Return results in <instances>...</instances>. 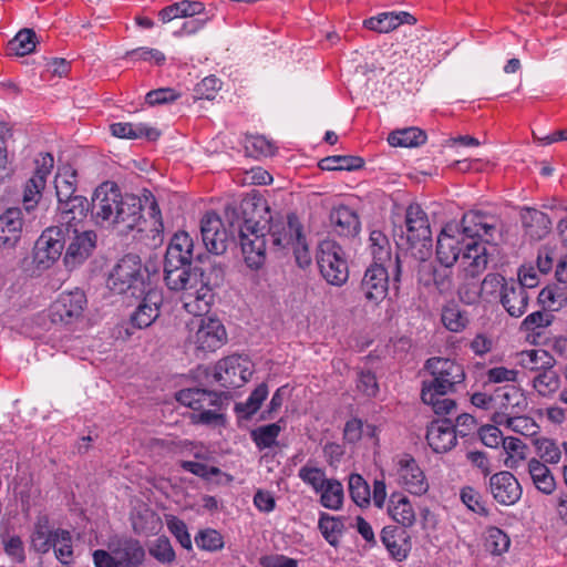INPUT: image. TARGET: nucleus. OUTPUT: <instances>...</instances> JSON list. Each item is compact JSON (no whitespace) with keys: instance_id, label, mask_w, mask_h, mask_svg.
<instances>
[{"instance_id":"f257e3e1","label":"nucleus","mask_w":567,"mask_h":567,"mask_svg":"<svg viewBox=\"0 0 567 567\" xmlns=\"http://www.w3.org/2000/svg\"><path fill=\"white\" fill-rule=\"evenodd\" d=\"M256 210L257 204L252 199L241 200L238 207H225V216L230 226L238 228L246 265L250 269H259L266 261L267 245L270 241L274 251L284 252L291 249L296 264L302 269L309 267L312 257L298 217L289 215L286 221L268 226L267 219L262 223L256 219Z\"/></svg>"},{"instance_id":"f03ea898","label":"nucleus","mask_w":567,"mask_h":567,"mask_svg":"<svg viewBox=\"0 0 567 567\" xmlns=\"http://www.w3.org/2000/svg\"><path fill=\"white\" fill-rule=\"evenodd\" d=\"M165 282L171 290H183L184 309L194 317L209 312L214 300L212 288L204 281L203 274L190 266L164 262Z\"/></svg>"},{"instance_id":"7ed1b4c3","label":"nucleus","mask_w":567,"mask_h":567,"mask_svg":"<svg viewBox=\"0 0 567 567\" xmlns=\"http://www.w3.org/2000/svg\"><path fill=\"white\" fill-rule=\"evenodd\" d=\"M404 224V228L400 226L393 233L398 249L415 260L426 261L432 252V231L426 213L419 204H410Z\"/></svg>"},{"instance_id":"20e7f679","label":"nucleus","mask_w":567,"mask_h":567,"mask_svg":"<svg viewBox=\"0 0 567 567\" xmlns=\"http://www.w3.org/2000/svg\"><path fill=\"white\" fill-rule=\"evenodd\" d=\"M107 286L114 293L135 299L152 289L148 270L134 254H127L116 262L109 275Z\"/></svg>"},{"instance_id":"39448f33","label":"nucleus","mask_w":567,"mask_h":567,"mask_svg":"<svg viewBox=\"0 0 567 567\" xmlns=\"http://www.w3.org/2000/svg\"><path fill=\"white\" fill-rule=\"evenodd\" d=\"M298 476L319 495V503L322 507L331 511L342 508L344 489L339 480L334 477L328 478L323 468L309 464L299 468Z\"/></svg>"},{"instance_id":"423d86ee","label":"nucleus","mask_w":567,"mask_h":567,"mask_svg":"<svg viewBox=\"0 0 567 567\" xmlns=\"http://www.w3.org/2000/svg\"><path fill=\"white\" fill-rule=\"evenodd\" d=\"M425 369L432 379L424 380L422 386L440 390L441 393H455L465 381L463 365L447 358H430L425 362Z\"/></svg>"},{"instance_id":"0eeeda50","label":"nucleus","mask_w":567,"mask_h":567,"mask_svg":"<svg viewBox=\"0 0 567 567\" xmlns=\"http://www.w3.org/2000/svg\"><path fill=\"white\" fill-rule=\"evenodd\" d=\"M316 258L320 275L328 284L341 287L348 281V262L344 251L338 243L322 240L318 246Z\"/></svg>"},{"instance_id":"6e6552de","label":"nucleus","mask_w":567,"mask_h":567,"mask_svg":"<svg viewBox=\"0 0 567 567\" xmlns=\"http://www.w3.org/2000/svg\"><path fill=\"white\" fill-rule=\"evenodd\" d=\"M176 399L181 404L197 411V421L200 423L210 424L221 417L218 413L223 405L220 393L198 388L183 389Z\"/></svg>"},{"instance_id":"1a4fd4ad","label":"nucleus","mask_w":567,"mask_h":567,"mask_svg":"<svg viewBox=\"0 0 567 567\" xmlns=\"http://www.w3.org/2000/svg\"><path fill=\"white\" fill-rule=\"evenodd\" d=\"M202 317L199 316L198 319L192 321L188 341L198 351L214 352L226 343V329L219 319Z\"/></svg>"},{"instance_id":"9d476101","label":"nucleus","mask_w":567,"mask_h":567,"mask_svg":"<svg viewBox=\"0 0 567 567\" xmlns=\"http://www.w3.org/2000/svg\"><path fill=\"white\" fill-rule=\"evenodd\" d=\"M122 196L118 186L113 182L102 183L95 189L91 202V213L95 224H112Z\"/></svg>"},{"instance_id":"9b49d317","label":"nucleus","mask_w":567,"mask_h":567,"mask_svg":"<svg viewBox=\"0 0 567 567\" xmlns=\"http://www.w3.org/2000/svg\"><path fill=\"white\" fill-rule=\"evenodd\" d=\"M399 484L409 493L421 496L429 491V483L423 470L416 460L409 453H401L393 457Z\"/></svg>"},{"instance_id":"f8f14e48","label":"nucleus","mask_w":567,"mask_h":567,"mask_svg":"<svg viewBox=\"0 0 567 567\" xmlns=\"http://www.w3.org/2000/svg\"><path fill=\"white\" fill-rule=\"evenodd\" d=\"M86 302V296L80 289L60 293L50 307L51 321L61 324L76 322L82 317Z\"/></svg>"},{"instance_id":"ddd939ff","label":"nucleus","mask_w":567,"mask_h":567,"mask_svg":"<svg viewBox=\"0 0 567 567\" xmlns=\"http://www.w3.org/2000/svg\"><path fill=\"white\" fill-rule=\"evenodd\" d=\"M389 291V272L384 265L373 262L361 279L359 293L371 306H378L385 299Z\"/></svg>"},{"instance_id":"4468645a","label":"nucleus","mask_w":567,"mask_h":567,"mask_svg":"<svg viewBox=\"0 0 567 567\" xmlns=\"http://www.w3.org/2000/svg\"><path fill=\"white\" fill-rule=\"evenodd\" d=\"M491 252L486 241L467 240L458 262V279H475L483 274L489 262Z\"/></svg>"},{"instance_id":"2eb2a0df","label":"nucleus","mask_w":567,"mask_h":567,"mask_svg":"<svg viewBox=\"0 0 567 567\" xmlns=\"http://www.w3.org/2000/svg\"><path fill=\"white\" fill-rule=\"evenodd\" d=\"M96 239V234L93 230L73 228L70 235H65V241L69 240L64 255L65 266L69 269H74L82 265L92 255Z\"/></svg>"},{"instance_id":"dca6fc26","label":"nucleus","mask_w":567,"mask_h":567,"mask_svg":"<svg viewBox=\"0 0 567 567\" xmlns=\"http://www.w3.org/2000/svg\"><path fill=\"white\" fill-rule=\"evenodd\" d=\"M53 165L54 158L50 153L40 154L35 159L34 174L27 181L23 189L22 200L27 212L33 209L39 203Z\"/></svg>"},{"instance_id":"f3484780","label":"nucleus","mask_w":567,"mask_h":567,"mask_svg":"<svg viewBox=\"0 0 567 567\" xmlns=\"http://www.w3.org/2000/svg\"><path fill=\"white\" fill-rule=\"evenodd\" d=\"M65 230L61 226L47 228L35 243L34 258L38 264L49 267L62 254L65 246Z\"/></svg>"},{"instance_id":"a211bd4d","label":"nucleus","mask_w":567,"mask_h":567,"mask_svg":"<svg viewBox=\"0 0 567 567\" xmlns=\"http://www.w3.org/2000/svg\"><path fill=\"white\" fill-rule=\"evenodd\" d=\"M200 235L206 249L223 255L229 243V235L221 218L214 212L206 213L200 219Z\"/></svg>"},{"instance_id":"6ab92c4d","label":"nucleus","mask_w":567,"mask_h":567,"mask_svg":"<svg viewBox=\"0 0 567 567\" xmlns=\"http://www.w3.org/2000/svg\"><path fill=\"white\" fill-rule=\"evenodd\" d=\"M494 406L493 422H503V419L512 414H522L527 406V400L515 385H505L494 391Z\"/></svg>"},{"instance_id":"aec40b11","label":"nucleus","mask_w":567,"mask_h":567,"mask_svg":"<svg viewBox=\"0 0 567 567\" xmlns=\"http://www.w3.org/2000/svg\"><path fill=\"white\" fill-rule=\"evenodd\" d=\"M91 210V203L84 196H74L62 203H58V226L64 228L66 235L73 228L83 229L82 223Z\"/></svg>"},{"instance_id":"412c9836","label":"nucleus","mask_w":567,"mask_h":567,"mask_svg":"<svg viewBox=\"0 0 567 567\" xmlns=\"http://www.w3.org/2000/svg\"><path fill=\"white\" fill-rule=\"evenodd\" d=\"M452 227L442 229L436 241V259L446 269L460 262L467 239L462 233H452Z\"/></svg>"},{"instance_id":"4be33fe9","label":"nucleus","mask_w":567,"mask_h":567,"mask_svg":"<svg viewBox=\"0 0 567 567\" xmlns=\"http://www.w3.org/2000/svg\"><path fill=\"white\" fill-rule=\"evenodd\" d=\"M489 492L498 504L511 506L520 499L523 489L511 472L501 471L489 477Z\"/></svg>"},{"instance_id":"5701e85b","label":"nucleus","mask_w":567,"mask_h":567,"mask_svg":"<svg viewBox=\"0 0 567 567\" xmlns=\"http://www.w3.org/2000/svg\"><path fill=\"white\" fill-rule=\"evenodd\" d=\"M142 199L134 195H123L111 225L122 227V231L138 229L143 220Z\"/></svg>"},{"instance_id":"b1692460","label":"nucleus","mask_w":567,"mask_h":567,"mask_svg":"<svg viewBox=\"0 0 567 567\" xmlns=\"http://www.w3.org/2000/svg\"><path fill=\"white\" fill-rule=\"evenodd\" d=\"M426 441L435 453L451 451L457 442L455 425L450 419L431 422L426 431Z\"/></svg>"},{"instance_id":"393cba45","label":"nucleus","mask_w":567,"mask_h":567,"mask_svg":"<svg viewBox=\"0 0 567 567\" xmlns=\"http://www.w3.org/2000/svg\"><path fill=\"white\" fill-rule=\"evenodd\" d=\"M109 549L122 567H140L145 559V549L141 542L131 536L111 540Z\"/></svg>"},{"instance_id":"a878e982","label":"nucleus","mask_w":567,"mask_h":567,"mask_svg":"<svg viewBox=\"0 0 567 567\" xmlns=\"http://www.w3.org/2000/svg\"><path fill=\"white\" fill-rule=\"evenodd\" d=\"M240 358L236 355L219 360L213 369L214 381L225 389L239 388L246 382Z\"/></svg>"},{"instance_id":"bb28decb","label":"nucleus","mask_w":567,"mask_h":567,"mask_svg":"<svg viewBox=\"0 0 567 567\" xmlns=\"http://www.w3.org/2000/svg\"><path fill=\"white\" fill-rule=\"evenodd\" d=\"M141 298L142 301L131 317L132 324L138 329L150 327L159 316L163 293L158 289H148Z\"/></svg>"},{"instance_id":"cd10ccee","label":"nucleus","mask_w":567,"mask_h":567,"mask_svg":"<svg viewBox=\"0 0 567 567\" xmlns=\"http://www.w3.org/2000/svg\"><path fill=\"white\" fill-rule=\"evenodd\" d=\"M389 555L396 561H403L411 550L410 534L403 527L384 526L380 535Z\"/></svg>"},{"instance_id":"c85d7f7f","label":"nucleus","mask_w":567,"mask_h":567,"mask_svg":"<svg viewBox=\"0 0 567 567\" xmlns=\"http://www.w3.org/2000/svg\"><path fill=\"white\" fill-rule=\"evenodd\" d=\"M23 216L21 208L11 207L0 215V248L11 249L21 238Z\"/></svg>"},{"instance_id":"c756f323","label":"nucleus","mask_w":567,"mask_h":567,"mask_svg":"<svg viewBox=\"0 0 567 567\" xmlns=\"http://www.w3.org/2000/svg\"><path fill=\"white\" fill-rule=\"evenodd\" d=\"M461 226L462 234L467 240H476V237H493L496 221L493 216L482 212H468L464 214Z\"/></svg>"},{"instance_id":"7c9ffc66","label":"nucleus","mask_w":567,"mask_h":567,"mask_svg":"<svg viewBox=\"0 0 567 567\" xmlns=\"http://www.w3.org/2000/svg\"><path fill=\"white\" fill-rule=\"evenodd\" d=\"M529 299L527 290L520 284H515L514 279H509L502 290L499 302L511 317L519 318L526 312Z\"/></svg>"},{"instance_id":"2f4dec72","label":"nucleus","mask_w":567,"mask_h":567,"mask_svg":"<svg viewBox=\"0 0 567 567\" xmlns=\"http://www.w3.org/2000/svg\"><path fill=\"white\" fill-rule=\"evenodd\" d=\"M194 257V241L193 238L186 231L176 233L166 249L165 262H169V266L175 265H187Z\"/></svg>"},{"instance_id":"473e14b6","label":"nucleus","mask_w":567,"mask_h":567,"mask_svg":"<svg viewBox=\"0 0 567 567\" xmlns=\"http://www.w3.org/2000/svg\"><path fill=\"white\" fill-rule=\"evenodd\" d=\"M416 19L405 11L382 12L375 17L364 20L363 25L379 33H388L401 24H414Z\"/></svg>"},{"instance_id":"72a5a7b5","label":"nucleus","mask_w":567,"mask_h":567,"mask_svg":"<svg viewBox=\"0 0 567 567\" xmlns=\"http://www.w3.org/2000/svg\"><path fill=\"white\" fill-rule=\"evenodd\" d=\"M330 223L340 236L352 237L360 231V220L357 213L348 206L341 205L330 213Z\"/></svg>"},{"instance_id":"f704fd0d","label":"nucleus","mask_w":567,"mask_h":567,"mask_svg":"<svg viewBox=\"0 0 567 567\" xmlns=\"http://www.w3.org/2000/svg\"><path fill=\"white\" fill-rule=\"evenodd\" d=\"M389 516L403 528L411 527L415 523V512L409 499L402 493H392L388 502Z\"/></svg>"},{"instance_id":"c9c22d12","label":"nucleus","mask_w":567,"mask_h":567,"mask_svg":"<svg viewBox=\"0 0 567 567\" xmlns=\"http://www.w3.org/2000/svg\"><path fill=\"white\" fill-rule=\"evenodd\" d=\"M520 219L525 233L530 239L539 240L550 229L551 223L548 215L536 208H524L520 213Z\"/></svg>"},{"instance_id":"e433bc0d","label":"nucleus","mask_w":567,"mask_h":567,"mask_svg":"<svg viewBox=\"0 0 567 567\" xmlns=\"http://www.w3.org/2000/svg\"><path fill=\"white\" fill-rule=\"evenodd\" d=\"M112 135L118 138L138 140L147 138L155 141L159 136V132L144 123H113L110 126Z\"/></svg>"},{"instance_id":"4c0bfd02","label":"nucleus","mask_w":567,"mask_h":567,"mask_svg":"<svg viewBox=\"0 0 567 567\" xmlns=\"http://www.w3.org/2000/svg\"><path fill=\"white\" fill-rule=\"evenodd\" d=\"M76 185L78 174L75 169H73L71 166H63L59 168L54 178L58 203H62L76 196Z\"/></svg>"},{"instance_id":"58836bf2","label":"nucleus","mask_w":567,"mask_h":567,"mask_svg":"<svg viewBox=\"0 0 567 567\" xmlns=\"http://www.w3.org/2000/svg\"><path fill=\"white\" fill-rule=\"evenodd\" d=\"M52 549L55 558L62 565H71L73 561V537L68 529L55 528L53 529Z\"/></svg>"},{"instance_id":"ea45409f","label":"nucleus","mask_w":567,"mask_h":567,"mask_svg":"<svg viewBox=\"0 0 567 567\" xmlns=\"http://www.w3.org/2000/svg\"><path fill=\"white\" fill-rule=\"evenodd\" d=\"M53 529H50V519L43 515L38 517L31 534V546L39 554H47L52 547Z\"/></svg>"},{"instance_id":"a19ab883","label":"nucleus","mask_w":567,"mask_h":567,"mask_svg":"<svg viewBox=\"0 0 567 567\" xmlns=\"http://www.w3.org/2000/svg\"><path fill=\"white\" fill-rule=\"evenodd\" d=\"M450 393H441L431 388L422 386L421 399L424 404L430 405L437 415L451 414L456 409V402L447 398Z\"/></svg>"},{"instance_id":"79ce46f5","label":"nucleus","mask_w":567,"mask_h":567,"mask_svg":"<svg viewBox=\"0 0 567 567\" xmlns=\"http://www.w3.org/2000/svg\"><path fill=\"white\" fill-rule=\"evenodd\" d=\"M538 302L549 312L558 311L567 303V286L548 285L538 295Z\"/></svg>"},{"instance_id":"37998d69","label":"nucleus","mask_w":567,"mask_h":567,"mask_svg":"<svg viewBox=\"0 0 567 567\" xmlns=\"http://www.w3.org/2000/svg\"><path fill=\"white\" fill-rule=\"evenodd\" d=\"M37 45V34L32 29L20 30L7 44V55L24 56L32 53Z\"/></svg>"},{"instance_id":"c03bdc74","label":"nucleus","mask_w":567,"mask_h":567,"mask_svg":"<svg viewBox=\"0 0 567 567\" xmlns=\"http://www.w3.org/2000/svg\"><path fill=\"white\" fill-rule=\"evenodd\" d=\"M528 473L536 488L544 494H551L556 482L549 468L540 461L532 458L528 462Z\"/></svg>"},{"instance_id":"a18cd8bd","label":"nucleus","mask_w":567,"mask_h":567,"mask_svg":"<svg viewBox=\"0 0 567 567\" xmlns=\"http://www.w3.org/2000/svg\"><path fill=\"white\" fill-rule=\"evenodd\" d=\"M419 281L424 286L434 285L441 292L449 290L452 286L451 274L446 270H437L431 262L420 266Z\"/></svg>"},{"instance_id":"49530a36","label":"nucleus","mask_w":567,"mask_h":567,"mask_svg":"<svg viewBox=\"0 0 567 567\" xmlns=\"http://www.w3.org/2000/svg\"><path fill=\"white\" fill-rule=\"evenodd\" d=\"M533 386L543 396L551 395L559 389L560 379L554 369V364L545 365L536 372L533 378Z\"/></svg>"},{"instance_id":"de8ad7c7","label":"nucleus","mask_w":567,"mask_h":567,"mask_svg":"<svg viewBox=\"0 0 567 567\" xmlns=\"http://www.w3.org/2000/svg\"><path fill=\"white\" fill-rule=\"evenodd\" d=\"M267 396L268 386L266 383H260L245 402L236 403V414L241 419L249 420L260 409Z\"/></svg>"},{"instance_id":"09e8293b","label":"nucleus","mask_w":567,"mask_h":567,"mask_svg":"<svg viewBox=\"0 0 567 567\" xmlns=\"http://www.w3.org/2000/svg\"><path fill=\"white\" fill-rule=\"evenodd\" d=\"M426 134L417 127H406L390 133L388 142L391 146L416 147L424 144Z\"/></svg>"},{"instance_id":"8fccbe9b","label":"nucleus","mask_w":567,"mask_h":567,"mask_svg":"<svg viewBox=\"0 0 567 567\" xmlns=\"http://www.w3.org/2000/svg\"><path fill=\"white\" fill-rule=\"evenodd\" d=\"M318 528L323 538L331 545L337 546L344 530L342 517L331 516L328 513H321L318 522Z\"/></svg>"},{"instance_id":"3c124183","label":"nucleus","mask_w":567,"mask_h":567,"mask_svg":"<svg viewBox=\"0 0 567 567\" xmlns=\"http://www.w3.org/2000/svg\"><path fill=\"white\" fill-rule=\"evenodd\" d=\"M364 161L359 156L334 155L322 158L319 167L322 171H355L363 167Z\"/></svg>"},{"instance_id":"603ef678","label":"nucleus","mask_w":567,"mask_h":567,"mask_svg":"<svg viewBox=\"0 0 567 567\" xmlns=\"http://www.w3.org/2000/svg\"><path fill=\"white\" fill-rule=\"evenodd\" d=\"M281 432L278 423L261 425L251 431L250 436L259 450L270 449L276 444Z\"/></svg>"},{"instance_id":"864d4df0","label":"nucleus","mask_w":567,"mask_h":567,"mask_svg":"<svg viewBox=\"0 0 567 567\" xmlns=\"http://www.w3.org/2000/svg\"><path fill=\"white\" fill-rule=\"evenodd\" d=\"M370 250L374 262L384 265L391 258V247L388 237L380 230L370 233Z\"/></svg>"},{"instance_id":"5fc2aeb1","label":"nucleus","mask_w":567,"mask_h":567,"mask_svg":"<svg viewBox=\"0 0 567 567\" xmlns=\"http://www.w3.org/2000/svg\"><path fill=\"white\" fill-rule=\"evenodd\" d=\"M150 555L159 564L171 565L176 559L175 550L166 536H159L148 546Z\"/></svg>"},{"instance_id":"6e6d98bb","label":"nucleus","mask_w":567,"mask_h":567,"mask_svg":"<svg viewBox=\"0 0 567 567\" xmlns=\"http://www.w3.org/2000/svg\"><path fill=\"white\" fill-rule=\"evenodd\" d=\"M511 539L508 535L498 527H489L485 536V549L493 555H502L508 550Z\"/></svg>"},{"instance_id":"4d7b16f0","label":"nucleus","mask_w":567,"mask_h":567,"mask_svg":"<svg viewBox=\"0 0 567 567\" xmlns=\"http://www.w3.org/2000/svg\"><path fill=\"white\" fill-rule=\"evenodd\" d=\"M349 493L351 499L360 507H364L370 503V487L360 474H351L349 476Z\"/></svg>"},{"instance_id":"13d9d810","label":"nucleus","mask_w":567,"mask_h":567,"mask_svg":"<svg viewBox=\"0 0 567 567\" xmlns=\"http://www.w3.org/2000/svg\"><path fill=\"white\" fill-rule=\"evenodd\" d=\"M522 362L526 369L535 373L545 368V365L554 364V358L543 349H533L522 353Z\"/></svg>"},{"instance_id":"bf43d9fd","label":"nucleus","mask_w":567,"mask_h":567,"mask_svg":"<svg viewBox=\"0 0 567 567\" xmlns=\"http://www.w3.org/2000/svg\"><path fill=\"white\" fill-rule=\"evenodd\" d=\"M442 323L452 332L464 330L468 323V319L455 305L446 306L442 310Z\"/></svg>"},{"instance_id":"052dcab7","label":"nucleus","mask_w":567,"mask_h":567,"mask_svg":"<svg viewBox=\"0 0 567 567\" xmlns=\"http://www.w3.org/2000/svg\"><path fill=\"white\" fill-rule=\"evenodd\" d=\"M461 501L470 511L484 517L488 516L489 511L485 502L482 501L481 494L473 487L465 486L461 489Z\"/></svg>"},{"instance_id":"680f3d73","label":"nucleus","mask_w":567,"mask_h":567,"mask_svg":"<svg viewBox=\"0 0 567 567\" xmlns=\"http://www.w3.org/2000/svg\"><path fill=\"white\" fill-rule=\"evenodd\" d=\"M166 525L171 534L185 549H192V538L184 520L174 515L166 516Z\"/></svg>"},{"instance_id":"e2e57ef3","label":"nucleus","mask_w":567,"mask_h":567,"mask_svg":"<svg viewBox=\"0 0 567 567\" xmlns=\"http://www.w3.org/2000/svg\"><path fill=\"white\" fill-rule=\"evenodd\" d=\"M125 58L133 61L150 62L155 65H163L166 61V56L162 51L147 47L130 50L125 53Z\"/></svg>"},{"instance_id":"0e129e2a","label":"nucleus","mask_w":567,"mask_h":567,"mask_svg":"<svg viewBox=\"0 0 567 567\" xmlns=\"http://www.w3.org/2000/svg\"><path fill=\"white\" fill-rule=\"evenodd\" d=\"M536 450L538 456L546 463L557 464L561 457V451L558 444L546 437L536 440Z\"/></svg>"},{"instance_id":"69168bd1","label":"nucleus","mask_w":567,"mask_h":567,"mask_svg":"<svg viewBox=\"0 0 567 567\" xmlns=\"http://www.w3.org/2000/svg\"><path fill=\"white\" fill-rule=\"evenodd\" d=\"M508 280L499 274H487L480 284L482 297H495L497 293L501 297L502 290L507 286Z\"/></svg>"},{"instance_id":"338daca9","label":"nucleus","mask_w":567,"mask_h":567,"mask_svg":"<svg viewBox=\"0 0 567 567\" xmlns=\"http://www.w3.org/2000/svg\"><path fill=\"white\" fill-rule=\"evenodd\" d=\"M1 542L6 555L9 556L13 561L18 564H23L25 561L27 555L24 550V544L20 536H2Z\"/></svg>"},{"instance_id":"774afa93","label":"nucleus","mask_w":567,"mask_h":567,"mask_svg":"<svg viewBox=\"0 0 567 567\" xmlns=\"http://www.w3.org/2000/svg\"><path fill=\"white\" fill-rule=\"evenodd\" d=\"M221 87V81L215 75L204 78L194 89V96L199 100H214Z\"/></svg>"}]
</instances>
